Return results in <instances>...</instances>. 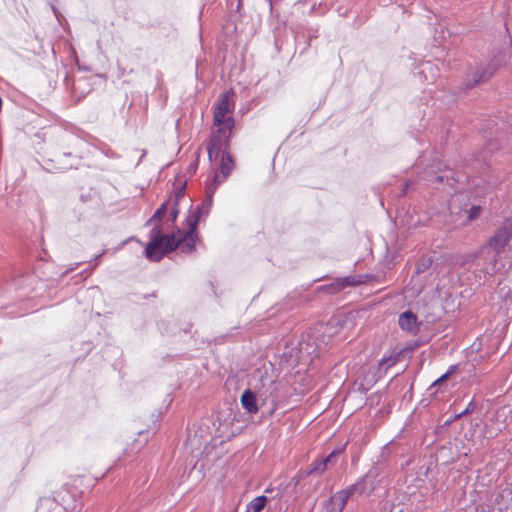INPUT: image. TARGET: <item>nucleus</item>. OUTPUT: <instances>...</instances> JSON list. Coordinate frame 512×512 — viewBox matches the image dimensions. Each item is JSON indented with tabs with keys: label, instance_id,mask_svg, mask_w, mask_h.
Returning a JSON list of instances; mask_svg holds the SVG:
<instances>
[{
	"label": "nucleus",
	"instance_id": "obj_1",
	"mask_svg": "<svg viewBox=\"0 0 512 512\" xmlns=\"http://www.w3.org/2000/svg\"><path fill=\"white\" fill-rule=\"evenodd\" d=\"M512 240V218L504 219L495 229L486 243L480 247V252L484 255V264L482 267L483 276H479L477 283L484 285L499 270V259L501 253Z\"/></svg>",
	"mask_w": 512,
	"mask_h": 512
},
{
	"label": "nucleus",
	"instance_id": "obj_2",
	"mask_svg": "<svg viewBox=\"0 0 512 512\" xmlns=\"http://www.w3.org/2000/svg\"><path fill=\"white\" fill-rule=\"evenodd\" d=\"M170 244V234H162V228L156 225L150 231V241L146 245L145 256L150 261L158 262L166 253L172 251L169 248Z\"/></svg>",
	"mask_w": 512,
	"mask_h": 512
},
{
	"label": "nucleus",
	"instance_id": "obj_3",
	"mask_svg": "<svg viewBox=\"0 0 512 512\" xmlns=\"http://www.w3.org/2000/svg\"><path fill=\"white\" fill-rule=\"evenodd\" d=\"M381 474V469L378 463H374L368 472L361 477L356 483L349 485L345 489V494L350 498L354 494L362 495L372 492L377 483V478Z\"/></svg>",
	"mask_w": 512,
	"mask_h": 512
},
{
	"label": "nucleus",
	"instance_id": "obj_4",
	"mask_svg": "<svg viewBox=\"0 0 512 512\" xmlns=\"http://www.w3.org/2000/svg\"><path fill=\"white\" fill-rule=\"evenodd\" d=\"M230 140V134L225 131L224 128H218L216 132L212 134L207 144V152L210 161L218 159L223 148L228 147Z\"/></svg>",
	"mask_w": 512,
	"mask_h": 512
},
{
	"label": "nucleus",
	"instance_id": "obj_5",
	"mask_svg": "<svg viewBox=\"0 0 512 512\" xmlns=\"http://www.w3.org/2000/svg\"><path fill=\"white\" fill-rule=\"evenodd\" d=\"M212 204L213 197L206 194V197L195 207V209H190L189 214L186 217V226L190 227L191 230H196L199 221L209 215Z\"/></svg>",
	"mask_w": 512,
	"mask_h": 512
},
{
	"label": "nucleus",
	"instance_id": "obj_6",
	"mask_svg": "<svg viewBox=\"0 0 512 512\" xmlns=\"http://www.w3.org/2000/svg\"><path fill=\"white\" fill-rule=\"evenodd\" d=\"M455 261H456V264H458L460 266L472 264L474 266V277H475L474 283L477 286H480L477 283V280H479L480 275L483 276L482 267L484 264V255L480 252V248L476 251H471V252L456 256Z\"/></svg>",
	"mask_w": 512,
	"mask_h": 512
},
{
	"label": "nucleus",
	"instance_id": "obj_7",
	"mask_svg": "<svg viewBox=\"0 0 512 512\" xmlns=\"http://www.w3.org/2000/svg\"><path fill=\"white\" fill-rule=\"evenodd\" d=\"M196 230H191L187 227V231L184 234H180L178 237L175 234H170V245L169 248L174 251L179 248L183 253H190L195 249L194 234Z\"/></svg>",
	"mask_w": 512,
	"mask_h": 512
},
{
	"label": "nucleus",
	"instance_id": "obj_8",
	"mask_svg": "<svg viewBox=\"0 0 512 512\" xmlns=\"http://www.w3.org/2000/svg\"><path fill=\"white\" fill-rule=\"evenodd\" d=\"M81 158L73 155L71 152L57 153L54 159H49L52 164V169L63 172L72 168H78Z\"/></svg>",
	"mask_w": 512,
	"mask_h": 512
},
{
	"label": "nucleus",
	"instance_id": "obj_9",
	"mask_svg": "<svg viewBox=\"0 0 512 512\" xmlns=\"http://www.w3.org/2000/svg\"><path fill=\"white\" fill-rule=\"evenodd\" d=\"M214 106L213 124L221 126L224 117L234 109V103H230L229 100V92L221 94Z\"/></svg>",
	"mask_w": 512,
	"mask_h": 512
},
{
	"label": "nucleus",
	"instance_id": "obj_10",
	"mask_svg": "<svg viewBox=\"0 0 512 512\" xmlns=\"http://www.w3.org/2000/svg\"><path fill=\"white\" fill-rule=\"evenodd\" d=\"M361 283V280L356 276H346L335 279L329 285L322 286L321 289L331 294H336L347 287H354Z\"/></svg>",
	"mask_w": 512,
	"mask_h": 512
},
{
	"label": "nucleus",
	"instance_id": "obj_11",
	"mask_svg": "<svg viewBox=\"0 0 512 512\" xmlns=\"http://www.w3.org/2000/svg\"><path fill=\"white\" fill-rule=\"evenodd\" d=\"M398 324L403 331L416 335L421 323L418 322L417 315L408 310L399 315Z\"/></svg>",
	"mask_w": 512,
	"mask_h": 512
},
{
	"label": "nucleus",
	"instance_id": "obj_12",
	"mask_svg": "<svg viewBox=\"0 0 512 512\" xmlns=\"http://www.w3.org/2000/svg\"><path fill=\"white\" fill-rule=\"evenodd\" d=\"M241 404L243 408L250 414L258 412L259 408L257 405V399L254 392L247 389L241 395Z\"/></svg>",
	"mask_w": 512,
	"mask_h": 512
},
{
	"label": "nucleus",
	"instance_id": "obj_13",
	"mask_svg": "<svg viewBox=\"0 0 512 512\" xmlns=\"http://www.w3.org/2000/svg\"><path fill=\"white\" fill-rule=\"evenodd\" d=\"M234 169V162L229 152H222L221 163H220V172L223 175V178H227L232 170Z\"/></svg>",
	"mask_w": 512,
	"mask_h": 512
},
{
	"label": "nucleus",
	"instance_id": "obj_14",
	"mask_svg": "<svg viewBox=\"0 0 512 512\" xmlns=\"http://www.w3.org/2000/svg\"><path fill=\"white\" fill-rule=\"evenodd\" d=\"M495 70H496L495 67L489 65L486 69H484L480 72H475L472 82L471 83L469 82L467 84V87L470 88L480 82L486 81L494 74Z\"/></svg>",
	"mask_w": 512,
	"mask_h": 512
},
{
	"label": "nucleus",
	"instance_id": "obj_15",
	"mask_svg": "<svg viewBox=\"0 0 512 512\" xmlns=\"http://www.w3.org/2000/svg\"><path fill=\"white\" fill-rule=\"evenodd\" d=\"M326 471V466L321 458H316L309 465L308 469L304 472L305 476L321 475Z\"/></svg>",
	"mask_w": 512,
	"mask_h": 512
},
{
	"label": "nucleus",
	"instance_id": "obj_16",
	"mask_svg": "<svg viewBox=\"0 0 512 512\" xmlns=\"http://www.w3.org/2000/svg\"><path fill=\"white\" fill-rule=\"evenodd\" d=\"M226 178H223V175L215 174L211 181H208L205 186V193L213 197L215 191L219 187L221 183H223Z\"/></svg>",
	"mask_w": 512,
	"mask_h": 512
},
{
	"label": "nucleus",
	"instance_id": "obj_17",
	"mask_svg": "<svg viewBox=\"0 0 512 512\" xmlns=\"http://www.w3.org/2000/svg\"><path fill=\"white\" fill-rule=\"evenodd\" d=\"M400 360V353H394L387 357H383L379 362V370L387 371L396 365Z\"/></svg>",
	"mask_w": 512,
	"mask_h": 512
},
{
	"label": "nucleus",
	"instance_id": "obj_18",
	"mask_svg": "<svg viewBox=\"0 0 512 512\" xmlns=\"http://www.w3.org/2000/svg\"><path fill=\"white\" fill-rule=\"evenodd\" d=\"M267 501L268 498L265 495L258 496L250 501L247 510L251 512H261L265 508Z\"/></svg>",
	"mask_w": 512,
	"mask_h": 512
},
{
	"label": "nucleus",
	"instance_id": "obj_19",
	"mask_svg": "<svg viewBox=\"0 0 512 512\" xmlns=\"http://www.w3.org/2000/svg\"><path fill=\"white\" fill-rule=\"evenodd\" d=\"M350 498L345 494V491L340 490L336 492L332 497V503L338 507L339 512H342Z\"/></svg>",
	"mask_w": 512,
	"mask_h": 512
},
{
	"label": "nucleus",
	"instance_id": "obj_20",
	"mask_svg": "<svg viewBox=\"0 0 512 512\" xmlns=\"http://www.w3.org/2000/svg\"><path fill=\"white\" fill-rule=\"evenodd\" d=\"M168 208V202H164L160 205V207L155 211L152 217L147 221V225L152 224L155 221H160L162 217L166 214Z\"/></svg>",
	"mask_w": 512,
	"mask_h": 512
},
{
	"label": "nucleus",
	"instance_id": "obj_21",
	"mask_svg": "<svg viewBox=\"0 0 512 512\" xmlns=\"http://www.w3.org/2000/svg\"><path fill=\"white\" fill-rule=\"evenodd\" d=\"M344 451V448H336L332 450L327 456L321 457L322 461H324V464L326 466V470L328 469V465L331 464L334 459L340 455Z\"/></svg>",
	"mask_w": 512,
	"mask_h": 512
},
{
	"label": "nucleus",
	"instance_id": "obj_22",
	"mask_svg": "<svg viewBox=\"0 0 512 512\" xmlns=\"http://www.w3.org/2000/svg\"><path fill=\"white\" fill-rule=\"evenodd\" d=\"M222 127L218 126L219 128H224L227 133L231 135V130L233 129L235 122L234 119L231 116H225L224 121L222 122Z\"/></svg>",
	"mask_w": 512,
	"mask_h": 512
},
{
	"label": "nucleus",
	"instance_id": "obj_23",
	"mask_svg": "<svg viewBox=\"0 0 512 512\" xmlns=\"http://www.w3.org/2000/svg\"><path fill=\"white\" fill-rule=\"evenodd\" d=\"M482 212L481 206L474 205L468 210V220L473 221L477 219Z\"/></svg>",
	"mask_w": 512,
	"mask_h": 512
},
{
	"label": "nucleus",
	"instance_id": "obj_24",
	"mask_svg": "<svg viewBox=\"0 0 512 512\" xmlns=\"http://www.w3.org/2000/svg\"><path fill=\"white\" fill-rule=\"evenodd\" d=\"M185 188H186V181H184L183 183H181V184L179 185V187H177V188L175 189V198H176V201H175V202H178V200L184 196Z\"/></svg>",
	"mask_w": 512,
	"mask_h": 512
},
{
	"label": "nucleus",
	"instance_id": "obj_25",
	"mask_svg": "<svg viewBox=\"0 0 512 512\" xmlns=\"http://www.w3.org/2000/svg\"><path fill=\"white\" fill-rule=\"evenodd\" d=\"M431 265V260H425L422 263H419L416 267V274L423 273L429 266Z\"/></svg>",
	"mask_w": 512,
	"mask_h": 512
},
{
	"label": "nucleus",
	"instance_id": "obj_26",
	"mask_svg": "<svg viewBox=\"0 0 512 512\" xmlns=\"http://www.w3.org/2000/svg\"><path fill=\"white\" fill-rule=\"evenodd\" d=\"M476 409V403L472 400L469 402L467 407L459 413V416H465L472 413Z\"/></svg>",
	"mask_w": 512,
	"mask_h": 512
},
{
	"label": "nucleus",
	"instance_id": "obj_27",
	"mask_svg": "<svg viewBox=\"0 0 512 512\" xmlns=\"http://www.w3.org/2000/svg\"><path fill=\"white\" fill-rule=\"evenodd\" d=\"M449 176L448 175H434L431 179H429L430 182H439L442 183L445 180L448 181Z\"/></svg>",
	"mask_w": 512,
	"mask_h": 512
},
{
	"label": "nucleus",
	"instance_id": "obj_28",
	"mask_svg": "<svg viewBox=\"0 0 512 512\" xmlns=\"http://www.w3.org/2000/svg\"><path fill=\"white\" fill-rule=\"evenodd\" d=\"M178 214H179L178 202H175V204L172 207L171 212H170L171 220L175 221L177 219Z\"/></svg>",
	"mask_w": 512,
	"mask_h": 512
},
{
	"label": "nucleus",
	"instance_id": "obj_29",
	"mask_svg": "<svg viewBox=\"0 0 512 512\" xmlns=\"http://www.w3.org/2000/svg\"><path fill=\"white\" fill-rule=\"evenodd\" d=\"M449 376H450V371L446 372L441 377H439L436 381H434L432 384V387L440 385L442 382L447 380L449 378Z\"/></svg>",
	"mask_w": 512,
	"mask_h": 512
},
{
	"label": "nucleus",
	"instance_id": "obj_30",
	"mask_svg": "<svg viewBox=\"0 0 512 512\" xmlns=\"http://www.w3.org/2000/svg\"><path fill=\"white\" fill-rule=\"evenodd\" d=\"M51 505L53 507L49 510V512H62L61 507L58 503L52 501Z\"/></svg>",
	"mask_w": 512,
	"mask_h": 512
},
{
	"label": "nucleus",
	"instance_id": "obj_31",
	"mask_svg": "<svg viewBox=\"0 0 512 512\" xmlns=\"http://www.w3.org/2000/svg\"><path fill=\"white\" fill-rule=\"evenodd\" d=\"M425 68L431 69V68H432V64H431V63H429V62H428V63H426Z\"/></svg>",
	"mask_w": 512,
	"mask_h": 512
},
{
	"label": "nucleus",
	"instance_id": "obj_32",
	"mask_svg": "<svg viewBox=\"0 0 512 512\" xmlns=\"http://www.w3.org/2000/svg\"><path fill=\"white\" fill-rule=\"evenodd\" d=\"M461 417H462V416H459V413H458V414H456V415L454 416L453 420L460 419Z\"/></svg>",
	"mask_w": 512,
	"mask_h": 512
},
{
	"label": "nucleus",
	"instance_id": "obj_33",
	"mask_svg": "<svg viewBox=\"0 0 512 512\" xmlns=\"http://www.w3.org/2000/svg\"><path fill=\"white\" fill-rule=\"evenodd\" d=\"M273 412H274V408H271V409L269 410V414L271 415Z\"/></svg>",
	"mask_w": 512,
	"mask_h": 512
}]
</instances>
